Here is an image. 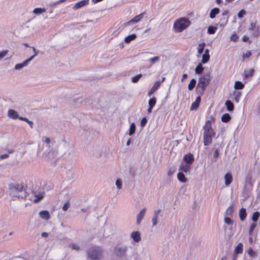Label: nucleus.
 Segmentation results:
<instances>
[{"mask_svg":"<svg viewBox=\"0 0 260 260\" xmlns=\"http://www.w3.org/2000/svg\"><path fill=\"white\" fill-rule=\"evenodd\" d=\"M9 189L10 196L13 200H15L16 199H24L27 197V192L25 191L24 185L22 184L18 183H10L9 185Z\"/></svg>","mask_w":260,"mask_h":260,"instance_id":"1","label":"nucleus"},{"mask_svg":"<svg viewBox=\"0 0 260 260\" xmlns=\"http://www.w3.org/2000/svg\"><path fill=\"white\" fill-rule=\"evenodd\" d=\"M239 216L240 219L241 221H243L247 216L246 210L245 208H242L240 209L239 212Z\"/></svg>","mask_w":260,"mask_h":260,"instance_id":"20","label":"nucleus"},{"mask_svg":"<svg viewBox=\"0 0 260 260\" xmlns=\"http://www.w3.org/2000/svg\"><path fill=\"white\" fill-rule=\"evenodd\" d=\"M254 72L253 69H250L248 70L244 71V78H248L253 76Z\"/></svg>","mask_w":260,"mask_h":260,"instance_id":"25","label":"nucleus"},{"mask_svg":"<svg viewBox=\"0 0 260 260\" xmlns=\"http://www.w3.org/2000/svg\"><path fill=\"white\" fill-rule=\"evenodd\" d=\"M212 77L210 73L204 74L201 76L198 81L196 91L197 94L203 95L204 93L206 87L211 81Z\"/></svg>","mask_w":260,"mask_h":260,"instance_id":"2","label":"nucleus"},{"mask_svg":"<svg viewBox=\"0 0 260 260\" xmlns=\"http://www.w3.org/2000/svg\"><path fill=\"white\" fill-rule=\"evenodd\" d=\"M31 61L30 58H28L24 60L22 63H17L15 65L14 68L15 70H20L23 68L24 67H26L27 66L28 62Z\"/></svg>","mask_w":260,"mask_h":260,"instance_id":"15","label":"nucleus"},{"mask_svg":"<svg viewBox=\"0 0 260 260\" xmlns=\"http://www.w3.org/2000/svg\"><path fill=\"white\" fill-rule=\"evenodd\" d=\"M247 252L248 254L251 257H254L256 255V252L251 247L248 248Z\"/></svg>","mask_w":260,"mask_h":260,"instance_id":"48","label":"nucleus"},{"mask_svg":"<svg viewBox=\"0 0 260 260\" xmlns=\"http://www.w3.org/2000/svg\"><path fill=\"white\" fill-rule=\"evenodd\" d=\"M19 119L20 120H22V121H24L27 123H28V121H29V120L28 118H27L26 117H23L22 116H20V117L19 118Z\"/></svg>","mask_w":260,"mask_h":260,"instance_id":"60","label":"nucleus"},{"mask_svg":"<svg viewBox=\"0 0 260 260\" xmlns=\"http://www.w3.org/2000/svg\"><path fill=\"white\" fill-rule=\"evenodd\" d=\"M249 30L252 31V36L253 37H257L260 35L259 26H256L255 23H251Z\"/></svg>","mask_w":260,"mask_h":260,"instance_id":"8","label":"nucleus"},{"mask_svg":"<svg viewBox=\"0 0 260 260\" xmlns=\"http://www.w3.org/2000/svg\"><path fill=\"white\" fill-rule=\"evenodd\" d=\"M160 58L159 56H155L149 59V61L151 62V64L155 63L159 60Z\"/></svg>","mask_w":260,"mask_h":260,"instance_id":"44","label":"nucleus"},{"mask_svg":"<svg viewBox=\"0 0 260 260\" xmlns=\"http://www.w3.org/2000/svg\"><path fill=\"white\" fill-rule=\"evenodd\" d=\"M36 199L34 200V202L35 203H37L40 202L44 197V196L42 194H39L38 196H35Z\"/></svg>","mask_w":260,"mask_h":260,"instance_id":"47","label":"nucleus"},{"mask_svg":"<svg viewBox=\"0 0 260 260\" xmlns=\"http://www.w3.org/2000/svg\"><path fill=\"white\" fill-rule=\"evenodd\" d=\"M146 211V208L142 209L140 212L139 213V214L137 215V224H139L142 219L143 218L145 213Z\"/></svg>","mask_w":260,"mask_h":260,"instance_id":"14","label":"nucleus"},{"mask_svg":"<svg viewBox=\"0 0 260 260\" xmlns=\"http://www.w3.org/2000/svg\"><path fill=\"white\" fill-rule=\"evenodd\" d=\"M204 68L201 63H199L196 67L195 69V72L197 74H200L202 73Z\"/></svg>","mask_w":260,"mask_h":260,"instance_id":"32","label":"nucleus"},{"mask_svg":"<svg viewBox=\"0 0 260 260\" xmlns=\"http://www.w3.org/2000/svg\"><path fill=\"white\" fill-rule=\"evenodd\" d=\"M32 48L33 51L34 52V54L29 58L31 59V60H32V59L38 54L39 52V50H37L35 47H32Z\"/></svg>","mask_w":260,"mask_h":260,"instance_id":"51","label":"nucleus"},{"mask_svg":"<svg viewBox=\"0 0 260 260\" xmlns=\"http://www.w3.org/2000/svg\"><path fill=\"white\" fill-rule=\"evenodd\" d=\"M229 11L226 10L224 11L221 14V18L220 19V21L218 24L220 26H224L229 21V16H228Z\"/></svg>","mask_w":260,"mask_h":260,"instance_id":"9","label":"nucleus"},{"mask_svg":"<svg viewBox=\"0 0 260 260\" xmlns=\"http://www.w3.org/2000/svg\"><path fill=\"white\" fill-rule=\"evenodd\" d=\"M147 122V119L145 117L143 118L141 121V126L144 127L146 124Z\"/></svg>","mask_w":260,"mask_h":260,"instance_id":"55","label":"nucleus"},{"mask_svg":"<svg viewBox=\"0 0 260 260\" xmlns=\"http://www.w3.org/2000/svg\"><path fill=\"white\" fill-rule=\"evenodd\" d=\"M219 9L218 8H215L211 10L210 13V17L213 19L215 17L216 15L219 13Z\"/></svg>","mask_w":260,"mask_h":260,"instance_id":"26","label":"nucleus"},{"mask_svg":"<svg viewBox=\"0 0 260 260\" xmlns=\"http://www.w3.org/2000/svg\"><path fill=\"white\" fill-rule=\"evenodd\" d=\"M225 105L226 107L227 110L229 111H232L234 110V106L233 103L230 100H227L225 103Z\"/></svg>","mask_w":260,"mask_h":260,"instance_id":"27","label":"nucleus"},{"mask_svg":"<svg viewBox=\"0 0 260 260\" xmlns=\"http://www.w3.org/2000/svg\"><path fill=\"white\" fill-rule=\"evenodd\" d=\"M238 39V37L236 34H233L231 37V40L234 42H236Z\"/></svg>","mask_w":260,"mask_h":260,"instance_id":"57","label":"nucleus"},{"mask_svg":"<svg viewBox=\"0 0 260 260\" xmlns=\"http://www.w3.org/2000/svg\"><path fill=\"white\" fill-rule=\"evenodd\" d=\"M191 165L188 164H182L181 165L180 167V170L184 172L185 173H187L189 172L190 169Z\"/></svg>","mask_w":260,"mask_h":260,"instance_id":"23","label":"nucleus"},{"mask_svg":"<svg viewBox=\"0 0 260 260\" xmlns=\"http://www.w3.org/2000/svg\"><path fill=\"white\" fill-rule=\"evenodd\" d=\"M42 141L47 144H49L50 143V139L48 137H43L42 138Z\"/></svg>","mask_w":260,"mask_h":260,"instance_id":"56","label":"nucleus"},{"mask_svg":"<svg viewBox=\"0 0 260 260\" xmlns=\"http://www.w3.org/2000/svg\"><path fill=\"white\" fill-rule=\"evenodd\" d=\"M8 52V50H4L0 52V59L4 57L7 54Z\"/></svg>","mask_w":260,"mask_h":260,"instance_id":"54","label":"nucleus"},{"mask_svg":"<svg viewBox=\"0 0 260 260\" xmlns=\"http://www.w3.org/2000/svg\"><path fill=\"white\" fill-rule=\"evenodd\" d=\"M210 55L209 54H203L202 56V62L203 63H205L207 62L209 59Z\"/></svg>","mask_w":260,"mask_h":260,"instance_id":"42","label":"nucleus"},{"mask_svg":"<svg viewBox=\"0 0 260 260\" xmlns=\"http://www.w3.org/2000/svg\"><path fill=\"white\" fill-rule=\"evenodd\" d=\"M45 12H46L45 9L41 8H35L33 11V13H35V14H37V15L42 14Z\"/></svg>","mask_w":260,"mask_h":260,"instance_id":"36","label":"nucleus"},{"mask_svg":"<svg viewBox=\"0 0 260 260\" xmlns=\"http://www.w3.org/2000/svg\"><path fill=\"white\" fill-rule=\"evenodd\" d=\"M127 246L123 244H118L114 247V253L118 257H124L127 255Z\"/></svg>","mask_w":260,"mask_h":260,"instance_id":"7","label":"nucleus"},{"mask_svg":"<svg viewBox=\"0 0 260 260\" xmlns=\"http://www.w3.org/2000/svg\"><path fill=\"white\" fill-rule=\"evenodd\" d=\"M246 14V11L242 9L240 10L238 13V16L239 18H241L243 17V16Z\"/></svg>","mask_w":260,"mask_h":260,"instance_id":"52","label":"nucleus"},{"mask_svg":"<svg viewBox=\"0 0 260 260\" xmlns=\"http://www.w3.org/2000/svg\"><path fill=\"white\" fill-rule=\"evenodd\" d=\"M156 103V99L155 97H153L151 98L148 102L149 104V108L147 110V112L148 113H150L152 112V109L155 105Z\"/></svg>","mask_w":260,"mask_h":260,"instance_id":"12","label":"nucleus"},{"mask_svg":"<svg viewBox=\"0 0 260 260\" xmlns=\"http://www.w3.org/2000/svg\"><path fill=\"white\" fill-rule=\"evenodd\" d=\"M135 130H136L135 124L134 123H132L131 124L130 127L129 129V135L130 136H132V135H133L135 132Z\"/></svg>","mask_w":260,"mask_h":260,"instance_id":"38","label":"nucleus"},{"mask_svg":"<svg viewBox=\"0 0 260 260\" xmlns=\"http://www.w3.org/2000/svg\"><path fill=\"white\" fill-rule=\"evenodd\" d=\"M88 0H83L81 1H80L76 3L74 7H73V9L74 10L79 9L80 8H82V7L85 6L88 4Z\"/></svg>","mask_w":260,"mask_h":260,"instance_id":"18","label":"nucleus"},{"mask_svg":"<svg viewBox=\"0 0 260 260\" xmlns=\"http://www.w3.org/2000/svg\"><path fill=\"white\" fill-rule=\"evenodd\" d=\"M160 212V210H157L154 211V216L152 219L153 226H155L157 224V219Z\"/></svg>","mask_w":260,"mask_h":260,"instance_id":"22","label":"nucleus"},{"mask_svg":"<svg viewBox=\"0 0 260 260\" xmlns=\"http://www.w3.org/2000/svg\"><path fill=\"white\" fill-rule=\"evenodd\" d=\"M39 215L42 218L45 220H48L50 217L49 213L47 210L40 211Z\"/></svg>","mask_w":260,"mask_h":260,"instance_id":"21","label":"nucleus"},{"mask_svg":"<svg viewBox=\"0 0 260 260\" xmlns=\"http://www.w3.org/2000/svg\"><path fill=\"white\" fill-rule=\"evenodd\" d=\"M251 55V53L250 51H247L246 52V53L244 54L243 55V57L244 58L246 57H249Z\"/></svg>","mask_w":260,"mask_h":260,"instance_id":"59","label":"nucleus"},{"mask_svg":"<svg viewBox=\"0 0 260 260\" xmlns=\"http://www.w3.org/2000/svg\"><path fill=\"white\" fill-rule=\"evenodd\" d=\"M136 37H137L136 35L134 34L129 35L125 38L124 41L126 43H129L132 41L135 40L136 38Z\"/></svg>","mask_w":260,"mask_h":260,"instance_id":"29","label":"nucleus"},{"mask_svg":"<svg viewBox=\"0 0 260 260\" xmlns=\"http://www.w3.org/2000/svg\"><path fill=\"white\" fill-rule=\"evenodd\" d=\"M253 173L249 171L245 177L244 184L243 187L244 192H249L253 188L254 180H252Z\"/></svg>","mask_w":260,"mask_h":260,"instance_id":"6","label":"nucleus"},{"mask_svg":"<svg viewBox=\"0 0 260 260\" xmlns=\"http://www.w3.org/2000/svg\"><path fill=\"white\" fill-rule=\"evenodd\" d=\"M243 244L242 243H239L238 245L235 247L234 250V253L236 254H238L239 253H242L243 252Z\"/></svg>","mask_w":260,"mask_h":260,"instance_id":"24","label":"nucleus"},{"mask_svg":"<svg viewBox=\"0 0 260 260\" xmlns=\"http://www.w3.org/2000/svg\"><path fill=\"white\" fill-rule=\"evenodd\" d=\"M70 206L69 201H67L63 206L62 210L64 211H67Z\"/></svg>","mask_w":260,"mask_h":260,"instance_id":"53","label":"nucleus"},{"mask_svg":"<svg viewBox=\"0 0 260 260\" xmlns=\"http://www.w3.org/2000/svg\"><path fill=\"white\" fill-rule=\"evenodd\" d=\"M234 100L236 103H238L240 97L241 96V92L240 91H234Z\"/></svg>","mask_w":260,"mask_h":260,"instance_id":"35","label":"nucleus"},{"mask_svg":"<svg viewBox=\"0 0 260 260\" xmlns=\"http://www.w3.org/2000/svg\"><path fill=\"white\" fill-rule=\"evenodd\" d=\"M177 178L181 182L185 183L187 181V179L185 178L184 174L182 172H179L178 173Z\"/></svg>","mask_w":260,"mask_h":260,"instance_id":"28","label":"nucleus"},{"mask_svg":"<svg viewBox=\"0 0 260 260\" xmlns=\"http://www.w3.org/2000/svg\"><path fill=\"white\" fill-rule=\"evenodd\" d=\"M174 169H170L168 172V175L169 176L172 175L174 173Z\"/></svg>","mask_w":260,"mask_h":260,"instance_id":"61","label":"nucleus"},{"mask_svg":"<svg viewBox=\"0 0 260 260\" xmlns=\"http://www.w3.org/2000/svg\"><path fill=\"white\" fill-rule=\"evenodd\" d=\"M249 40V38L246 36H244L242 38V40L243 42H247Z\"/></svg>","mask_w":260,"mask_h":260,"instance_id":"64","label":"nucleus"},{"mask_svg":"<svg viewBox=\"0 0 260 260\" xmlns=\"http://www.w3.org/2000/svg\"><path fill=\"white\" fill-rule=\"evenodd\" d=\"M142 75L141 74H139L136 76H134L132 78V81L133 83H136L138 82L139 80L142 77Z\"/></svg>","mask_w":260,"mask_h":260,"instance_id":"43","label":"nucleus"},{"mask_svg":"<svg viewBox=\"0 0 260 260\" xmlns=\"http://www.w3.org/2000/svg\"><path fill=\"white\" fill-rule=\"evenodd\" d=\"M224 222L229 225H232L233 224V220H232L230 217H225L224 219Z\"/></svg>","mask_w":260,"mask_h":260,"instance_id":"46","label":"nucleus"},{"mask_svg":"<svg viewBox=\"0 0 260 260\" xmlns=\"http://www.w3.org/2000/svg\"><path fill=\"white\" fill-rule=\"evenodd\" d=\"M217 29V27L216 26H210L208 28L207 32L210 35L214 34Z\"/></svg>","mask_w":260,"mask_h":260,"instance_id":"37","label":"nucleus"},{"mask_svg":"<svg viewBox=\"0 0 260 260\" xmlns=\"http://www.w3.org/2000/svg\"><path fill=\"white\" fill-rule=\"evenodd\" d=\"M224 178L225 180V185L226 186H229L233 181L232 175L230 173H226L225 174Z\"/></svg>","mask_w":260,"mask_h":260,"instance_id":"17","label":"nucleus"},{"mask_svg":"<svg viewBox=\"0 0 260 260\" xmlns=\"http://www.w3.org/2000/svg\"><path fill=\"white\" fill-rule=\"evenodd\" d=\"M196 80L194 79H192L190 81V83H189L188 85V89L189 90H192L194 87H195V85L196 84Z\"/></svg>","mask_w":260,"mask_h":260,"instance_id":"33","label":"nucleus"},{"mask_svg":"<svg viewBox=\"0 0 260 260\" xmlns=\"http://www.w3.org/2000/svg\"><path fill=\"white\" fill-rule=\"evenodd\" d=\"M183 160L186 164L191 165L194 160L193 156L192 154L189 153L184 156Z\"/></svg>","mask_w":260,"mask_h":260,"instance_id":"16","label":"nucleus"},{"mask_svg":"<svg viewBox=\"0 0 260 260\" xmlns=\"http://www.w3.org/2000/svg\"><path fill=\"white\" fill-rule=\"evenodd\" d=\"M145 13H142L136 16L132 19L128 21L127 23V25H131L133 23H136L139 22L144 17Z\"/></svg>","mask_w":260,"mask_h":260,"instance_id":"10","label":"nucleus"},{"mask_svg":"<svg viewBox=\"0 0 260 260\" xmlns=\"http://www.w3.org/2000/svg\"><path fill=\"white\" fill-rule=\"evenodd\" d=\"M205 46V43H203L199 45L198 47V52L199 54H201L204 51V48Z\"/></svg>","mask_w":260,"mask_h":260,"instance_id":"39","label":"nucleus"},{"mask_svg":"<svg viewBox=\"0 0 260 260\" xmlns=\"http://www.w3.org/2000/svg\"><path fill=\"white\" fill-rule=\"evenodd\" d=\"M8 116L9 118H12L13 119H16L17 118L19 119V118L20 117L18 114H17V112L15 110L13 109H10L8 110Z\"/></svg>","mask_w":260,"mask_h":260,"instance_id":"13","label":"nucleus"},{"mask_svg":"<svg viewBox=\"0 0 260 260\" xmlns=\"http://www.w3.org/2000/svg\"><path fill=\"white\" fill-rule=\"evenodd\" d=\"M244 85L240 81H236L234 87L236 89H242L244 88Z\"/></svg>","mask_w":260,"mask_h":260,"instance_id":"34","label":"nucleus"},{"mask_svg":"<svg viewBox=\"0 0 260 260\" xmlns=\"http://www.w3.org/2000/svg\"><path fill=\"white\" fill-rule=\"evenodd\" d=\"M201 95H199V96L196 98V101H194L195 102L198 103L199 104H200V103L201 102Z\"/></svg>","mask_w":260,"mask_h":260,"instance_id":"63","label":"nucleus"},{"mask_svg":"<svg viewBox=\"0 0 260 260\" xmlns=\"http://www.w3.org/2000/svg\"><path fill=\"white\" fill-rule=\"evenodd\" d=\"M256 224L255 223H252L250 225V228L249 230V235L250 236L252 235V232H253L254 229H255V228L256 227Z\"/></svg>","mask_w":260,"mask_h":260,"instance_id":"45","label":"nucleus"},{"mask_svg":"<svg viewBox=\"0 0 260 260\" xmlns=\"http://www.w3.org/2000/svg\"><path fill=\"white\" fill-rule=\"evenodd\" d=\"M259 216H260V213L259 212L256 211V212H254L252 216V220L253 221L256 222L258 220V218L259 217Z\"/></svg>","mask_w":260,"mask_h":260,"instance_id":"40","label":"nucleus"},{"mask_svg":"<svg viewBox=\"0 0 260 260\" xmlns=\"http://www.w3.org/2000/svg\"><path fill=\"white\" fill-rule=\"evenodd\" d=\"M231 117L228 113L224 114L221 117V120L223 122H228L231 120Z\"/></svg>","mask_w":260,"mask_h":260,"instance_id":"31","label":"nucleus"},{"mask_svg":"<svg viewBox=\"0 0 260 260\" xmlns=\"http://www.w3.org/2000/svg\"><path fill=\"white\" fill-rule=\"evenodd\" d=\"M190 24V22L188 19L181 18L174 22L173 28L176 32H180L186 29Z\"/></svg>","mask_w":260,"mask_h":260,"instance_id":"4","label":"nucleus"},{"mask_svg":"<svg viewBox=\"0 0 260 260\" xmlns=\"http://www.w3.org/2000/svg\"><path fill=\"white\" fill-rule=\"evenodd\" d=\"M203 142L205 146H209L212 143V138L215 136V133L211 126V122L208 120L203 127Z\"/></svg>","mask_w":260,"mask_h":260,"instance_id":"3","label":"nucleus"},{"mask_svg":"<svg viewBox=\"0 0 260 260\" xmlns=\"http://www.w3.org/2000/svg\"><path fill=\"white\" fill-rule=\"evenodd\" d=\"M131 238L136 243L139 242L141 240V234L139 231L133 232L131 234Z\"/></svg>","mask_w":260,"mask_h":260,"instance_id":"11","label":"nucleus"},{"mask_svg":"<svg viewBox=\"0 0 260 260\" xmlns=\"http://www.w3.org/2000/svg\"><path fill=\"white\" fill-rule=\"evenodd\" d=\"M199 104L195 102H193L190 107V110H196L198 108Z\"/></svg>","mask_w":260,"mask_h":260,"instance_id":"50","label":"nucleus"},{"mask_svg":"<svg viewBox=\"0 0 260 260\" xmlns=\"http://www.w3.org/2000/svg\"><path fill=\"white\" fill-rule=\"evenodd\" d=\"M116 185L119 189H120L122 188V182L120 179H117L116 181Z\"/></svg>","mask_w":260,"mask_h":260,"instance_id":"49","label":"nucleus"},{"mask_svg":"<svg viewBox=\"0 0 260 260\" xmlns=\"http://www.w3.org/2000/svg\"><path fill=\"white\" fill-rule=\"evenodd\" d=\"M9 157V155L7 154H2L0 156V158L2 159H4L7 158Z\"/></svg>","mask_w":260,"mask_h":260,"instance_id":"62","label":"nucleus"},{"mask_svg":"<svg viewBox=\"0 0 260 260\" xmlns=\"http://www.w3.org/2000/svg\"><path fill=\"white\" fill-rule=\"evenodd\" d=\"M234 212V207L233 205H231L226 209L225 211V215L232 216Z\"/></svg>","mask_w":260,"mask_h":260,"instance_id":"30","label":"nucleus"},{"mask_svg":"<svg viewBox=\"0 0 260 260\" xmlns=\"http://www.w3.org/2000/svg\"><path fill=\"white\" fill-rule=\"evenodd\" d=\"M69 247H70L72 249L76 250L77 251H79L80 250V246L78 244H76L75 243L70 244L69 245Z\"/></svg>","mask_w":260,"mask_h":260,"instance_id":"41","label":"nucleus"},{"mask_svg":"<svg viewBox=\"0 0 260 260\" xmlns=\"http://www.w3.org/2000/svg\"><path fill=\"white\" fill-rule=\"evenodd\" d=\"M103 250L101 247L94 246L87 250L88 258L92 260H100L103 256Z\"/></svg>","mask_w":260,"mask_h":260,"instance_id":"5","label":"nucleus"},{"mask_svg":"<svg viewBox=\"0 0 260 260\" xmlns=\"http://www.w3.org/2000/svg\"><path fill=\"white\" fill-rule=\"evenodd\" d=\"M160 82L156 81L154 83L153 86L151 87L150 90L149 91V92L148 93V95L150 96L151 95V94L158 88V87L160 86Z\"/></svg>","mask_w":260,"mask_h":260,"instance_id":"19","label":"nucleus"},{"mask_svg":"<svg viewBox=\"0 0 260 260\" xmlns=\"http://www.w3.org/2000/svg\"><path fill=\"white\" fill-rule=\"evenodd\" d=\"M53 152H51V151H50L48 155L46 156V157H47V159L48 160H51L52 158V157H51V156L53 155Z\"/></svg>","mask_w":260,"mask_h":260,"instance_id":"58","label":"nucleus"}]
</instances>
